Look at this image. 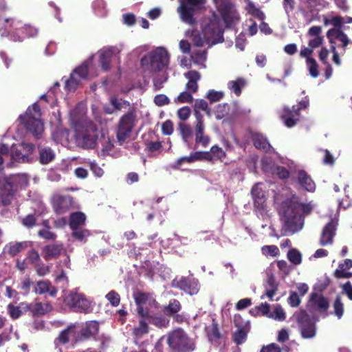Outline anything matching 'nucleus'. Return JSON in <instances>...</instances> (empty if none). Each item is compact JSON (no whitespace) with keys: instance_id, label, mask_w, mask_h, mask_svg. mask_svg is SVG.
<instances>
[{"instance_id":"nucleus-19","label":"nucleus","mask_w":352,"mask_h":352,"mask_svg":"<svg viewBox=\"0 0 352 352\" xmlns=\"http://www.w3.org/2000/svg\"><path fill=\"white\" fill-rule=\"evenodd\" d=\"M337 226L338 223L336 221L331 220L324 227L320 239V244L322 246L332 244L333 237L336 235Z\"/></svg>"},{"instance_id":"nucleus-25","label":"nucleus","mask_w":352,"mask_h":352,"mask_svg":"<svg viewBox=\"0 0 352 352\" xmlns=\"http://www.w3.org/2000/svg\"><path fill=\"white\" fill-rule=\"evenodd\" d=\"M309 300L320 313H325L329 309V302L322 294L311 293Z\"/></svg>"},{"instance_id":"nucleus-1","label":"nucleus","mask_w":352,"mask_h":352,"mask_svg":"<svg viewBox=\"0 0 352 352\" xmlns=\"http://www.w3.org/2000/svg\"><path fill=\"white\" fill-rule=\"evenodd\" d=\"M134 301L136 305V312L139 318V324L133 329V333L137 336H141L148 333V324H153L157 328H166L169 324V319L182 309L181 302L175 299L169 300L167 305H164L162 311L164 316L157 314L159 303L149 293L142 292L133 294Z\"/></svg>"},{"instance_id":"nucleus-23","label":"nucleus","mask_w":352,"mask_h":352,"mask_svg":"<svg viewBox=\"0 0 352 352\" xmlns=\"http://www.w3.org/2000/svg\"><path fill=\"white\" fill-rule=\"evenodd\" d=\"M65 250L62 243L50 244L43 248V258L45 261L58 258L62 254L65 253Z\"/></svg>"},{"instance_id":"nucleus-31","label":"nucleus","mask_w":352,"mask_h":352,"mask_svg":"<svg viewBox=\"0 0 352 352\" xmlns=\"http://www.w3.org/2000/svg\"><path fill=\"white\" fill-rule=\"evenodd\" d=\"M200 111H205L208 116L210 115V109L208 107V102L204 99H197L195 101L194 113L197 121H204V117Z\"/></svg>"},{"instance_id":"nucleus-24","label":"nucleus","mask_w":352,"mask_h":352,"mask_svg":"<svg viewBox=\"0 0 352 352\" xmlns=\"http://www.w3.org/2000/svg\"><path fill=\"white\" fill-rule=\"evenodd\" d=\"M116 48L110 47L104 48L100 54V63L101 68L104 72H107L110 69V65L113 56L116 54Z\"/></svg>"},{"instance_id":"nucleus-28","label":"nucleus","mask_w":352,"mask_h":352,"mask_svg":"<svg viewBox=\"0 0 352 352\" xmlns=\"http://www.w3.org/2000/svg\"><path fill=\"white\" fill-rule=\"evenodd\" d=\"M208 340L212 343L219 344V340L222 338V335L219 331L218 324L215 320L212 319V322L210 325L206 328Z\"/></svg>"},{"instance_id":"nucleus-22","label":"nucleus","mask_w":352,"mask_h":352,"mask_svg":"<svg viewBox=\"0 0 352 352\" xmlns=\"http://www.w3.org/2000/svg\"><path fill=\"white\" fill-rule=\"evenodd\" d=\"M25 308L34 317H39L50 312L52 310V305L50 302H37L34 304H26Z\"/></svg>"},{"instance_id":"nucleus-44","label":"nucleus","mask_w":352,"mask_h":352,"mask_svg":"<svg viewBox=\"0 0 352 352\" xmlns=\"http://www.w3.org/2000/svg\"><path fill=\"white\" fill-rule=\"evenodd\" d=\"M306 63L311 76L313 78H317L319 76V70L318 65L315 58L306 60Z\"/></svg>"},{"instance_id":"nucleus-16","label":"nucleus","mask_w":352,"mask_h":352,"mask_svg":"<svg viewBox=\"0 0 352 352\" xmlns=\"http://www.w3.org/2000/svg\"><path fill=\"white\" fill-rule=\"evenodd\" d=\"M327 36L329 40L331 46L336 45V47H341L342 48V54L345 52V48L349 43L350 41L346 34L339 28H332L327 31Z\"/></svg>"},{"instance_id":"nucleus-59","label":"nucleus","mask_w":352,"mask_h":352,"mask_svg":"<svg viewBox=\"0 0 352 352\" xmlns=\"http://www.w3.org/2000/svg\"><path fill=\"white\" fill-rule=\"evenodd\" d=\"M27 259L31 264L35 265L39 263L41 258L38 252L36 250L32 249L28 252Z\"/></svg>"},{"instance_id":"nucleus-30","label":"nucleus","mask_w":352,"mask_h":352,"mask_svg":"<svg viewBox=\"0 0 352 352\" xmlns=\"http://www.w3.org/2000/svg\"><path fill=\"white\" fill-rule=\"evenodd\" d=\"M268 288H266L265 293L261 296V299L267 297L270 300H273L278 289V285L273 274L268 276L267 280Z\"/></svg>"},{"instance_id":"nucleus-17","label":"nucleus","mask_w":352,"mask_h":352,"mask_svg":"<svg viewBox=\"0 0 352 352\" xmlns=\"http://www.w3.org/2000/svg\"><path fill=\"white\" fill-rule=\"evenodd\" d=\"M99 323L96 320L86 322L78 333L76 340L82 342L90 339L96 340L99 332Z\"/></svg>"},{"instance_id":"nucleus-8","label":"nucleus","mask_w":352,"mask_h":352,"mask_svg":"<svg viewBox=\"0 0 352 352\" xmlns=\"http://www.w3.org/2000/svg\"><path fill=\"white\" fill-rule=\"evenodd\" d=\"M177 12L182 21L190 25H195L197 21L194 17L197 11L204 8L206 0H179Z\"/></svg>"},{"instance_id":"nucleus-20","label":"nucleus","mask_w":352,"mask_h":352,"mask_svg":"<svg viewBox=\"0 0 352 352\" xmlns=\"http://www.w3.org/2000/svg\"><path fill=\"white\" fill-rule=\"evenodd\" d=\"M72 204L70 196L56 195L53 198V208L56 213L64 214L67 212Z\"/></svg>"},{"instance_id":"nucleus-53","label":"nucleus","mask_w":352,"mask_h":352,"mask_svg":"<svg viewBox=\"0 0 352 352\" xmlns=\"http://www.w3.org/2000/svg\"><path fill=\"white\" fill-rule=\"evenodd\" d=\"M110 102L117 110H121L122 108L130 107V102L126 100L119 101L116 97H111Z\"/></svg>"},{"instance_id":"nucleus-43","label":"nucleus","mask_w":352,"mask_h":352,"mask_svg":"<svg viewBox=\"0 0 352 352\" xmlns=\"http://www.w3.org/2000/svg\"><path fill=\"white\" fill-rule=\"evenodd\" d=\"M179 129L183 140L185 142H188V140L192 137V131L190 125L184 123H179Z\"/></svg>"},{"instance_id":"nucleus-12","label":"nucleus","mask_w":352,"mask_h":352,"mask_svg":"<svg viewBox=\"0 0 352 352\" xmlns=\"http://www.w3.org/2000/svg\"><path fill=\"white\" fill-rule=\"evenodd\" d=\"M98 135V128L91 123L82 131L78 132L76 142L83 148L93 149L96 146Z\"/></svg>"},{"instance_id":"nucleus-64","label":"nucleus","mask_w":352,"mask_h":352,"mask_svg":"<svg viewBox=\"0 0 352 352\" xmlns=\"http://www.w3.org/2000/svg\"><path fill=\"white\" fill-rule=\"evenodd\" d=\"M190 115V109L188 107L180 108L177 111V116L181 120H186Z\"/></svg>"},{"instance_id":"nucleus-51","label":"nucleus","mask_w":352,"mask_h":352,"mask_svg":"<svg viewBox=\"0 0 352 352\" xmlns=\"http://www.w3.org/2000/svg\"><path fill=\"white\" fill-rule=\"evenodd\" d=\"M8 312L13 320L18 319L22 314L20 307L11 303L8 305Z\"/></svg>"},{"instance_id":"nucleus-18","label":"nucleus","mask_w":352,"mask_h":352,"mask_svg":"<svg viewBox=\"0 0 352 352\" xmlns=\"http://www.w3.org/2000/svg\"><path fill=\"white\" fill-rule=\"evenodd\" d=\"M296 176L293 179L304 190L309 192H314L316 184L311 177L304 170H298L296 172Z\"/></svg>"},{"instance_id":"nucleus-9","label":"nucleus","mask_w":352,"mask_h":352,"mask_svg":"<svg viewBox=\"0 0 352 352\" xmlns=\"http://www.w3.org/2000/svg\"><path fill=\"white\" fill-rule=\"evenodd\" d=\"M309 105V98L306 96L296 105H293L292 107L285 106L281 111L280 118L286 126L292 128L299 122L300 111L307 109Z\"/></svg>"},{"instance_id":"nucleus-2","label":"nucleus","mask_w":352,"mask_h":352,"mask_svg":"<svg viewBox=\"0 0 352 352\" xmlns=\"http://www.w3.org/2000/svg\"><path fill=\"white\" fill-rule=\"evenodd\" d=\"M166 342L171 352H191L196 347L193 339L182 328L168 332Z\"/></svg>"},{"instance_id":"nucleus-45","label":"nucleus","mask_w":352,"mask_h":352,"mask_svg":"<svg viewBox=\"0 0 352 352\" xmlns=\"http://www.w3.org/2000/svg\"><path fill=\"white\" fill-rule=\"evenodd\" d=\"M269 318L279 321H283L285 320V312L284 311L281 305H276V307H274V311L270 314Z\"/></svg>"},{"instance_id":"nucleus-4","label":"nucleus","mask_w":352,"mask_h":352,"mask_svg":"<svg viewBox=\"0 0 352 352\" xmlns=\"http://www.w3.org/2000/svg\"><path fill=\"white\" fill-rule=\"evenodd\" d=\"M281 217L284 221L283 228L286 232L295 233L301 229L302 226L299 224L301 217L299 203L292 201L283 202Z\"/></svg>"},{"instance_id":"nucleus-3","label":"nucleus","mask_w":352,"mask_h":352,"mask_svg":"<svg viewBox=\"0 0 352 352\" xmlns=\"http://www.w3.org/2000/svg\"><path fill=\"white\" fill-rule=\"evenodd\" d=\"M41 115V107L37 102H35L27 109L25 115H21L19 118L25 129L36 138H39L43 131Z\"/></svg>"},{"instance_id":"nucleus-14","label":"nucleus","mask_w":352,"mask_h":352,"mask_svg":"<svg viewBox=\"0 0 352 352\" xmlns=\"http://www.w3.org/2000/svg\"><path fill=\"white\" fill-rule=\"evenodd\" d=\"M89 69L87 63L77 67L71 74L70 78L65 81V89L69 91H74L82 80L88 76Z\"/></svg>"},{"instance_id":"nucleus-42","label":"nucleus","mask_w":352,"mask_h":352,"mask_svg":"<svg viewBox=\"0 0 352 352\" xmlns=\"http://www.w3.org/2000/svg\"><path fill=\"white\" fill-rule=\"evenodd\" d=\"M247 10L248 13L255 18L261 21L265 19L264 13L259 8H256L254 3L250 1L248 4Z\"/></svg>"},{"instance_id":"nucleus-32","label":"nucleus","mask_w":352,"mask_h":352,"mask_svg":"<svg viewBox=\"0 0 352 352\" xmlns=\"http://www.w3.org/2000/svg\"><path fill=\"white\" fill-rule=\"evenodd\" d=\"M252 142L254 146L260 150L267 152L271 148V145L269 143L266 137L261 133H254L252 135Z\"/></svg>"},{"instance_id":"nucleus-34","label":"nucleus","mask_w":352,"mask_h":352,"mask_svg":"<svg viewBox=\"0 0 352 352\" xmlns=\"http://www.w3.org/2000/svg\"><path fill=\"white\" fill-rule=\"evenodd\" d=\"M76 326L74 324L69 325L66 329L60 331L55 342L61 344H67L69 342L70 336L74 334Z\"/></svg>"},{"instance_id":"nucleus-21","label":"nucleus","mask_w":352,"mask_h":352,"mask_svg":"<svg viewBox=\"0 0 352 352\" xmlns=\"http://www.w3.org/2000/svg\"><path fill=\"white\" fill-rule=\"evenodd\" d=\"M34 292L38 295L48 294L51 297H56L58 289L56 287L52 285L50 280H41L36 283L34 287Z\"/></svg>"},{"instance_id":"nucleus-55","label":"nucleus","mask_w":352,"mask_h":352,"mask_svg":"<svg viewBox=\"0 0 352 352\" xmlns=\"http://www.w3.org/2000/svg\"><path fill=\"white\" fill-rule=\"evenodd\" d=\"M192 94V93L190 92L189 91H183L178 95L176 101L179 103L192 102L193 97Z\"/></svg>"},{"instance_id":"nucleus-7","label":"nucleus","mask_w":352,"mask_h":352,"mask_svg":"<svg viewBox=\"0 0 352 352\" xmlns=\"http://www.w3.org/2000/svg\"><path fill=\"white\" fill-rule=\"evenodd\" d=\"M79 289L75 288L68 292L64 297L65 304L73 311L81 314H89L93 307L91 301L85 294L78 292Z\"/></svg>"},{"instance_id":"nucleus-46","label":"nucleus","mask_w":352,"mask_h":352,"mask_svg":"<svg viewBox=\"0 0 352 352\" xmlns=\"http://www.w3.org/2000/svg\"><path fill=\"white\" fill-rule=\"evenodd\" d=\"M334 314L338 318H341L344 313V305L342 302V298L338 295L333 302Z\"/></svg>"},{"instance_id":"nucleus-10","label":"nucleus","mask_w":352,"mask_h":352,"mask_svg":"<svg viewBox=\"0 0 352 352\" xmlns=\"http://www.w3.org/2000/svg\"><path fill=\"white\" fill-rule=\"evenodd\" d=\"M214 2L227 28H231L239 21V14L231 0H214Z\"/></svg>"},{"instance_id":"nucleus-38","label":"nucleus","mask_w":352,"mask_h":352,"mask_svg":"<svg viewBox=\"0 0 352 352\" xmlns=\"http://www.w3.org/2000/svg\"><path fill=\"white\" fill-rule=\"evenodd\" d=\"M18 34H20L22 40L25 38H32L37 36L38 30L30 25H24L18 30Z\"/></svg>"},{"instance_id":"nucleus-60","label":"nucleus","mask_w":352,"mask_h":352,"mask_svg":"<svg viewBox=\"0 0 352 352\" xmlns=\"http://www.w3.org/2000/svg\"><path fill=\"white\" fill-rule=\"evenodd\" d=\"M274 174L281 179H287L289 177V170L284 166H276L274 170Z\"/></svg>"},{"instance_id":"nucleus-13","label":"nucleus","mask_w":352,"mask_h":352,"mask_svg":"<svg viewBox=\"0 0 352 352\" xmlns=\"http://www.w3.org/2000/svg\"><path fill=\"white\" fill-rule=\"evenodd\" d=\"M136 119L135 111L131 109L124 114L118 122L117 130V139L120 142H124L131 135L135 126Z\"/></svg>"},{"instance_id":"nucleus-11","label":"nucleus","mask_w":352,"mask_h":352,"mask_svg":"<svg viewBox=\"0 0 352 352\" xmlns=\"http://www.w3.org/2000/svg\"><path fill=\"white\" fill-rule=\"evenodd\" d=\"M294 317L299 327L301 336L303 338H312L316 336V322L304 309L296 311Z\"/></svg>"},{"instance_id":"nucleus-54","label":"nucleus","mask_w":352,"mask_h":352,"mask_svg":"<svg viewBox=\"0 0 352 352\" xmlns=\"http://www.w3.org/2000/svg\"><path fill=\"white\" fill-rule=\"evenodd\" d=\"M34 266L36 274L39 276H44L50 272V268L49 266L45 265L42 262H39L36 264Z\"/></svg>"},{"instance_id":"nucleus-52","label":"nucleus","mask_w":352,"mask_h":352,"mask_svg":"<svg viewBox=\"0 0 352 352\" xmlns=\"http://www.w3.org/2000/svg\"><path fill=\"white\" fill-rule=\"evenodd\" d=\"M192 162L196 161H208L210 160V156L207 151H195L190 153Z\"/></svg>"},{"instance_id":"nucleus-47","label":"nucleus","mask_w":352,"mask_h":352,"mask_svg":"<svg viewBox=\"0 0 352 352\" xmlns=\"http://www.w3.org/2000/svg\"><path fill=\"white\" fill-rule=\"evenodd\" d=\"M26 246L25 242H16L15 243L10 244L8 249V253L10 256H14L21 252L22 250L26 248Z\"/></svg>"},{"instance_id":"nucleus-35","label":"nucleus","mask_w":352,"mask_h":352,"mask_svg":"<svg viewBox=\"0 0 352 352\" xmlns=\"http://www.w3.org/2000/svg\"><path fill=\"white\" fill-rule=\"evenodd\" d=\"M55 158V153L50 147L39 149V162L41 164H47Z\"/></svg>"},{"instance_id":"nucleus-15","label":"nucleus","mask_w":352,"mask_h":352,"mask_svg":"<svg viewBox=\"0 0 352 352\" xmlns=\"http://www.w3.org/2000/svg\"><path fill=\"white\" fill-rule=\"evenodd\" d=\"M172 287L178 288L190 296L196 295L199 291L198 280L190 277L182 276L179 278L173 279Z\"/></svg>"},{"instance_id":"nucleus-36","label":"nucleus","mask_w":352,"mask_h":352,"mask_svg":"<svg viewBox=\"0 0 352 352\" xmlns=\"http://www.w3.org/2000/svg\"><path fill=\"white\" fill-rule=\"evenodd\" d=\"M209 154L208 162H213L214 160H220L223 161V160L226 157V153L218 145H213L209 151H207Z\"/></svg>"},{"instance_id":"nucleus-62","label":"nucleus","mask_w":352,"mask_h":352,"mask_svg":"<svg viewBox=\"0 0 352 352\" xmlns=\"http://www.w3.org/2000/svg\"><path fill=\"white\" fill-rule=\"evenodd\" d=\"M263 253L267 255L276 256L279 253V250L276 245H265L262 248Z\"/></svg>"},{"instance_id":"nucleus-27","label":"nucleus","mask_w":352,"mask_h":352,"mask_svg":"<svg viewBox=\"0 0 352 352\" xmlns=\"http://www.w3.org/2000/svg\"><path fill=\"white\" fill-rule=\"evenodd\" d=\"M184 76L188 80L186 85V89L192 93L198 90L197 82L201 78V74L196 70H191L184 74Z\"/></svg>"},{"instance_id":"nucleus-40","label":"nucleus","mask_w":352,"mask_h":352,"mask_svg":"<svg viewBox=\"0 0 352 352\" xmlns=\"http://www.w3.org/2000/svg\"><path fill=\"white\" fill-rule=\"evenodd\" d=\"M270 306L267 302H262L258 306H256L254 309H252L250 310V313H252L254 316H258L261 314L262 316H265L269 318L270 314Z\"/></svg>"},{"instance_id":"nucleus-29","label":"nucleus","mask_w":352,"mask_h":352,"mask_svg":"<svg viewBox=\"0 0 352 352\" xmlns=\"http://www.w3.org/2000/svg\"><path fill=\"white\" fill-rule=\"evenodd\" d=\"M86 219L87 217L82 212L78 211L71 213L69 219V226L71 230L82 228L85 226Z\"/></svg>"},{"instance_id":"nucleus-33","label":"nucleus","mask_w":352,"mask_h":352,"mask_svg":"<svg viewBox=\"0 0 352 352\" xmlns=\"http://www.w3.org/2000/svg\"><path fill=\"white\" fill-rule=\"evenodd\" d=\"M252 195L254 199V206L258 209L263 208L266 201L263 191L255 185L252 188Z\"/></svg>"},{"instance_id":"nucleus-57","label":"nucleus","mask_w":352,"mask_h":352,"mask_svg":"<svg viewBox=\"0 0 352 352\" xmlns=\"http://www.w3.org/2000/svg\"><path fill=\"white\" fill-rule=\"evenodd\" d=\"M283 6L286 14L289 16L296 7V2L294 0H283Z\"/></svg>"},{"instance_id":"nucleus-37","label":"nucleus","mask_w":352,"mask_h":352,"mask_svg":"<svg viewBox=\"0 0 352 352\" xmlns=\"http://www.w3.org/2000/svg\"><path fill=\"white\" fill-rule=\"evenodd\" d=\"M245 81L242 78H238L235 80L229 81L228 87L233 91L237 96L241 94L242 88L245 86Z\"/></svg>"},{"instance_id":"nucleus-63","label":"nucleus","mask_w":352,"mask_h":352,"mask_svg":"<svg viewBox=\"0 0 352 352\" xmlns=\"http://www.w3.org/2000/svg\"><path fill=\"white\" fill-rule=\"evenodd\" d=\"M162 131L163 134L170 135L173 132V124L172 121L168 120L165 121L162 126Z\"/></svg>"},{"instance_id":"nucleus-39","label":"nucleus","mask_w":352,"mask_h":352,"mask_svg":"<svg viewBox=\"0 0 352 352\" xmlns=\"http://www.w3.org/2000/svg\"><path fill=\"white\" fill-rule=\"evenodd\" d=\"M247 336L248 332L245 330V329L243 327H239L233 333L232 340L237 345H241L245 342Z\"/></svg>"},{"instance_id":"nucleus-41","label":"nucleus","mask_w":352,"mask_h":352,"mask_svg":"<svg viewBox=\"0 0 352 352\" xmlns=\"http://www.w3.org/2000/svg\"><path fill=\"white\" fill-rule=\"evenodd\" d=\"M287 258L291 263L297 265L302 262V254L297 249L292 248L287 252Z\"/></svg>"},{"instance_id":"nucleus-49","label":"nucleus","mask_w":352,"mask_h":352,"mask_svg":"<svg viewBox=\"0 0 352 352\" xmlns=\"http://www.w3.org/2000/svg\"><path fill=\"white\" fill-rule=\"evenodd\" d=\"M105 297L113 307H118L120 302V296L114 290L110 291Z\"/></svg>"},{"instance_id":"nucleus-58","label":"nucleus","mask_w":352,"mask_h":352,"mask_svg":"<svg viewBox=\"0 0 352 352\" xmlns=\"http://www.w3.org/2000/svg\"><path fill=\"white\" fill-rule=\"evenodd\" d=\"M223 97V94L221 91H217L214 89L210 90L206 98L211 102H214L220 100Z\"/></svg>"},{"instance_id":"nucleus-26","label":"nucleus","mask_w":352,"mask_h":352,"mask_svg":"<svg viewBox=\"0 0 352 352\" xmlns=\"http://www.w3.org/2000/svg\"><path fill=\"white\" fill-rule=\"evenodd\" d=\"M195 142L201 144L204 147H206L210 142V138L208 135L204 134V121H197L195 127Z\"/></svg>"},{"instance_id":"nucleus-5","label":"nucleus","mask_w":352,"mask_h":352,"mask_svg":"<svg viewBox=\"0 0 352 352\" xmlns=\"http://www.w3.org/2000/svg\"><path fill=\"white\" fill-rule=\"evenodd\" d=\"M169 55L164 47H157L141 59V66L144 72L156 73L168 67Z\"/></svg>"},{"instance_id":"nucleus-61","label":"nucleus","mask_w":352,"mask_h":352,"mask_svg":"<svg viewBox=\"0 0 352 352\" xmlns=\"http://www.w3.org/2000/svg\"><path fill=\"white\" fill-rule=\"evenodd\" d=\"M154 102L157 106L162 107L170 102L169 98L164 94H158L154 98Z\"/></svg>"},{"instance_id":"nucleus-50","label":"nucleus","mask_w":352,"mask_h":352,"mask_svg":"<svg viewBox=\"0 0 352 352\" xmlns=\"http://www.w3.org/2000/svg\"><path fill=\"white\" fill-rule=\"evenodd\" d=\"M55 283L57 284L61 283L60 289L65 292L69 287V278L66 276L65 272L62 271L61 273L55 278Z\"/></svg>"},{"instance_id":"nucleus-56","label":"nucleus","mask_w":352,"mask_h":352,"mask_svg":"<svg viewBox=\"0 0 352 352\" xmlns=\"http://www.w3.org/2000/svg\"><path fill=\"white\" fill-rule=\"evenodd\" d=\"M287 302L291 307H297L300 304L301 299L296 292H292L287 298Z\"/></svg>"},{"instance_id":"nucleus-6","label":"nucleus","mask_w":352,"mask_h":352,"mask_svg":"<svg viewBox=\"0 0 352 352\" xmlns=\"http://www.w3.org/2000/svg\"><path fill=\"white\" fill-rule=\"evenodd\" d=\"M224 30L219 16L214 12L206 19L203 25L202 33L207 43L215 45L223 43Z\"/></svg>"},{"instance_id":"nucleus-48","label":"nucleus","mask_w":352,"mask_h":352,"mask_svg":"<svg viewBox=\"0 0 352 352\" xmlns=\"http://www.w3.org/2000/svg\"><path fill=\"white\" fill-rule=\"evenodd\" d=\"M72 236L78 240L82 241L85 238L90 235V232L87 229H83L82 228H77L76 230H72Z\"/></svg>"}]
</instances>
